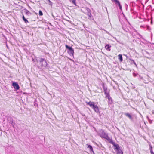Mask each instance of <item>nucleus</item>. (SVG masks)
Masks as SVG:
<instances>
[{
  "label": "nucleus",
  "instance_id": "9d476101",
  "mask_svg": "<svg viewBox=\"0 0 154 154\" xmlns=\"http://www.w3.org/2000/svg\"><path fill=\"white\" fill-rule=\"evenodd\" d=\"M12 85L13 86L14 88L16 90H18L20 88V86L16 82H13Z\"/></svg>",
  "mask_w": 154,
  "mask_h": 154
},
{
  "label": "nucleus",
  "instance_id": "aec40b11",
  "mask_svg": "<svg viewBox=\"0 0 154 154\" xmlns=\"http://www.w3.org/2000/svg\"><path fill=\"white\" fill-rule=\"evenodd\" d=\"M149 149L150 150V152L151 153V154H154V153L153 152L152 149V147L151 145L150 144L149 145Z\"/></svg>",
  "mask_w": 154,
  "mask_h": 154
},
{
  "label": "nucleus",
  "instance_id": "bb28decb",
  "mask_svg": "<svg viewBox=\"0 0 154 154\" xmlns=\"http://www.w3.org/2000/svg\"><path fill=\"white\" fill-rule=\"evenodd\" d=\"M109 142L110 143H111L112 144H115V143L114 142L111 140L109 141Z\"/></svg>",
  "mask_w": 154,
  "mask_h": 154
},
{
  "label": "nucleus",
  "instance_id": "39448f33",
  "mask_svg": "<svg viewBox=\"0 0 154 154\" xmlns=\"http://www.w3.org/2000/svg\"><path fill=\"white\" fill-rule=\"evenodd\" d=\"M99 134L100 137L103 138H104L107 135V134L102 129H101L100 131Z\"/></svg>",
  "mask_w": 154,
  "mask_h": 154
},
{
  "label": "nucleus",
  "instance_id": "dca6fc26",
  "mask_svg": "<svg viewBox=\"0 0 154 154\" xmlns=\"http://www.w3.org/2000/svg\"><path fill=\"white\" fill-rule=\"evenodd\" d=\"M117 154H123V152L121 149L120 148L116 150Z\"/></svg>",
  "mask_w": 154,
  "mask_h": 154
},
{
  "label": "nucleus",
  "instance_id": "ddd939ff",
  "mask_svg": "<svg viewBox=\"0 0 154 154\" xmlns=\"http://www.w3.org/2000/svg\"><path fill=\"white\" fill-rule=\"evenodd\" d=\"M88 145V148H89L90 149V150L91 152H92L93 154H94V153L93 150V148L90 145L87 144Z\"/></svg>",
  "mask_w": 154,
  "mask_h": 154
},
{
  "label": "nucleus",
  "instance_id": "20e7f679",
  "mask_svg": "<svg viewBox=\"0 0 154 154\" xmlns=\"http://www.w3.org/2000/svg\"><path fill=\"white\" fill-rule=\"evenodd\" d=\"M87 104L90 107H91L93 109L97 106V105H95L96 103L91 101H90L88 102H87Z\"/></svg>",
  "mask_w": 154,
  "mask_h": 154
},
{
  "label": "nucleus",
  "instance_id": "c756f323",
  "mask_svg": "<svg viewBox=\"0 0 154 154\" xmlns=\"http://www.w3.org/2000/svg\"><path fill=\"white\" fill-rule=\"evenodd\" d=\"M22 18H23V19H25V17H24V15H23H23Z\"/></svg>",
  "mask_w": 154,
  "mask_h": 154
},
{
  "label": "nucleus",
  "instance_id": "e433bc0d",
  "mask_svg": "<svg viewBox=\"0 0 154 154\" xmlns=\"http://www.w3.org/2000/svg\"><path fill=\"white\" fill-rule=\"evenodd\" d=\"M153 102H154V100H153Z\"/></svg>",
  "mask_w": 154,
  "mask_h": 154
},
{
  "label": "nucleus",
  "instance_id": "473e14b6",
  "mask_svg": "<svg viewBox=\"0 0 154 154\" xmlns=\"http://www.w3.org/2000/svg\"><path fill=\"white\" fill-rule=\"evenodd\" d=\"M33 12L37 15L38 14L36 13L34 11H33Z\"/></svg>",
  "mask_w": 154,
  "mask_h": 154
},
{
  "label": "nucleus",
  "instance_id": "9b49d317",
  "mask_svg": "<svg viewBox=\"0 0 154 154\" xmlns=\"http://www.w3.org/2000/svg\"><path fill=\"white\" fill-rule=\"evenodd\" d=\"M25 14L29 16L32 14V13L26 8H24L23 10Z\"/></svg>",
  "mask_w": 154,
  "mask_h": 154
},
{
  "label": "nucleus",
  "instance_id": "a878e982",
  "mask_svg": "<svg viewBox=\"0 0 154 154\" xmlns=\"http://www.w3.org/2000/svg\"><path fill=\"white\" fill-rule=\"evenodd\" d=\"M23 20L24 21L25 23H29L28 21L27 20V19H26V18L25 19H23Z\"/></svg>",
  "mask_w": 154,
  "mask_h": 154
},
{
  "label": "nucleus",
  "instance_id": "f8f14e48",
  "mask_svg": "<svg viewBox=\"0 0 154 154\" xmlns=\"http://www.w3.org/2000/svg\"><path fill=\"white\" fill-rule=\"evenodd\" d=\"M124 115L127 117L129 118L130 119L132 120L133 119V117L129 113H125Z\"/></svg>",
  "mask_w": 154,
  "mask_h": 154
},
{
  "label": "nucleus",
  "instance_id": "4468645a",
  "mask_svg": "<svg viewBox=\"0 0 154 154\" xmlns=\"http://www.w3.org/2000/svg\"><path fill=\"white\" fill-rule=\"evenodd\" d=\"M111 47V46L109 44H106L105 46L106 49L108 51H110V48Z\"/></svg>",
  "mask_w": 154,
  "mask_h": 154
},
{
  "label": "nucleus",
  "instance_id": "423d86ee",
  "mask_svg": "<svg viewBox=\"0 0 154 154\" xmlns=\"http://www.w3.org/2000/svg\"><path fill=\"white\" fill-rule=\"evenodd\" d=\"M7 119L8 122L12 124L13 127L14 128V125L15 124V123L13 122V120L12 118L10 116H9L8 117Z\"/></svg>",
  "mask_w": 154,
  "mask_h": 154
},
{
  "label": "nucleus",
  "instance_id": "4be33fe9",
  "mask_svg": "<svg viewBox=\"0 0 154 154\" xmlns=\"http://www.w3.org/2000/svg\"><path fill=\"white\" fill-rule=\"evenodd\" d=\"M129 60L131 61V62H132V63H133L134 65H135L136 66H137V64H136L135 62V61H134V60H133V59H131V58H129Z\"/></svg>",
  "mask_w": 154,
  "mask_h": 154
},
{
  "label": "nucleus",
  "instance_id": "393cba45",
  "mask_svg": "<svg viewBox=\"0 0 154 154\" xmlns=\"http://www.w3.org/2000/svg\"><path fill=\"white\" fill-rule=\"evenodd\" d=\"M72 2L75 5H76V0H71Z\"/></svg>",
  "mask_w": 154,
  "mask_h": 154
},
{
  "label": "nucleus",
  "instance_id": "6ab92c4d",
  "mask_svg": "<svg viewBox=\"0 0 154 154\" xmlns=\"http://www.w3.org/2000/svg\"><path fill=\"white\" fill-rule=\"evenodd\" d=\"M113 145H114V147H115V149H115V150H116H116H117V149H119V145L118 144H114Z\"/></svg>",
  "mask_w": 154,
  "mask_h": 154
},
{
  "label": "nucleus",
  "instance_id": "a211bd4d",
  "mask_svg": "<svg viewBox=\"0 0 154 154\" xmlns=\"http://www.w3.org/2000/svg\"><path fill=\"white\" fill-rule=\"evenodd\" d=\"M118 57H119V59L120 62H122L123 61V58L122 55L121 54H119L118 55Z\"/></svg>",
  "mask_w": 154,
  "mask_h": 154
},
{
  "label": "nucleus",
  "instance_id": "f704fd0d",
  "mask_svg": "<svg viewBox=\"0 0 154 154\" xmlns=\"http://www.w3.org/2000/svg\"><path fill=\"white\" fill-rule=\"evenodd\" d=\"M7 47L8 48V46H7Z\"/></svg>",
  "mask_w": 154,
  "mask_h": 154
},
{
  "label": "nucleus",
  "instance_id": "7ed1b4c3",
  "mask_svg": "<svg viewBox=\"0 0 154 154\" xmlns=\"http://www.w3.org/2000/svg\"><path fill=\"white\" fill-rule=\"evenodd\" d=\"M85 9L87 11V13L85 14H87L88 16L89 17L88 19L91 20L92 18L91 11L89 8L87 7H86Z\"/></svg>",
  "mask_w": 154,
  "mask_h": 154
},
{
  "label": "nucleus",
  "instance_id": "c85d7f7f",
  "mask_svg": "<svg viewBox=\"0 0 154 154\" xmlns=\"http://www.w3.org/2000/svg\"><path fill=\"white\" fill-rule=\"evenodd\" d=\"M133 75L134 77H136L137 76V74L135 73H133Z\"/></svg>",
  "mask_w": 154,
  "mask_h": 154
},
{
  "label": "nucleus",
  "instance_id": "6e6552de",
  "mask_svg": "<svg viewBox=\"0 0 154 154\" xmlns=\"http://www.w3.org/2000/svg\"><path fill=\"white\" fill-rule=\"evenodd\" d=\"M113 2H115V4L117 6H118L119 7V9L120 10L122 9V6L120 4V2L118 0H112Z\"/></svg>",
  "mask_w": 154,
  "mask_h": 154
},
{
  "label": "nucleus",
  "instance_id": "f3484780",
  "mask_svg": "<svg viewBox=\"0 0 154 154\" xmlns=\"http://www.w3.org/2000/svg\"><path fill=\"white\" fill-rule=\"evenodd\" d=\"M122 28L125 31L127 32H128L130 31V30L129 29L126 27L125 26H123Z\"/></svg>",
  "mask_w": 154,
  "mask_h": 154
},
{
  "label": "nucleus",
  "instance_id": "2f4dec72",
  "mask_svg": "<svg viewBox=\"0 0 154 154\" xmlns=\"http://www.w3.org/2000/svg\"><path fill=\"white\" fill-rule=\"evenodd\" d=\"M149 29H150L149 27V26H148L147 27V29L148 30H149Z\"/></svg>",
  "mask_w": 154,
  "mask_h": 154
},
{
  "label": "nucleus",
  "instance_id": "2eb2a0df",
  "mask_svg": "<svg viewBox=\"0 0 154 154\" xmlns=\"http://www.w3.org/2000/svg\"><path fill=\"white\" fill-rule=\"evenodd\" d=\"M97 113H100V111L98 107L97 106H96L94 109H93Z\"/></svg>",
  "mask_w": 154,
  "mask_h": 154
},
{
  "label": "nucleus",
  "instance_id": "72a5a7b5",
  "mask_svg": "<svg viewBox=\"0 0 154 154\" xmlns=\"http://www.w3.org/2000/svg\"><path fill=\"white\" fill-rule=\"evenodd\" d=\"M33 60V61H34V62L35 61V59H33V60Z\"/></svg>",
  "mask_w": 154,
  "mask_h": 154
},
{
  "label": "nucleus",
  "instance_id": "f03ea898",
  "mask_svg": "<svg viewBox=\"0 0 154 154\" xmlns=\"http://www.w3.org/2000/svg\"><path fill=\"white\" fill-rule=\"evenodd\" d=\"M65 47L67 50V52L68 54L71 56H73L74 51L73 49L70 46H68L67 45H65Z\"/></svg>",
  "mask_w": 154,
  "mask_h": 154
},
{
  "label": "nucleus",
  "instance_id": "c9c22d12",
  "mask_svg": "<svg viewBox=\"0 0 154 154\" xmlns=\"http://www.w3.org/2000/svg\"><path fill=\"white\" fill-rule=\"evenodd\" d=\"M151 23H152V21L151 22Z\"/></svg>",
  "mask_w": 154,
  "mask_h": 154
},
{
  "label": "nucleus",
  "instance_id": "412c9836",
  "mask_svg": "<svg viewBox=\"0 0 154 154\" xmlns=\"http://www.w3.org/2000/svg\"><path fill=\"white\" fill-rule=\"evenodd\" d=\"M108 141H110L111 139H110L109 137L108 136V134L104 138Z\"/></svg>",
  "mask_w": 154,
  "mask_h": 154
},
{
  "label": "nucleus",
  "instance_id": "7c9ffc66",
  "mask_svg": "<svg viewBox=\"0 0 154 154\" xmlns=\"http://www.w3.org/2000/svg\"><path fill=\"white\" fill-rule=\"evenodd\" d=\"M139 77L141 79H143V77H141L140 75H139Z\"/></svg>",
  "mask_w": 154,
  "mask_h": 154
},
{
  "label": "nucleus",
  "instance_id": "0eeeda50",
  "mask_svg": "<svg viewBox=\"0 0 154 154\" xmlns=\"http://www.w3.org/2000/svg\"><path fill=\"white\" fill-rule=\"evenodd\" d=\"M106 97L107 98L108 100V103L112 104L113 103V100L110 97L109 94L106 95Z\"/></svg>",
  "mask_w": 154,
  "mask_h": 154
},
{
  "label": "nucleus",
  "instance_id": "1a4fd4ad",
  "mask_svg": "<svg viewBox=\"0 0 154 154\" xmlns=\"http://www.w3.org/2000/svg\"><path fill=\"white\" fill-rule=\"evenodd\" d=\"M102 86L105 96L107 95V94H109V93L108 92H107V88L106 87H105L104 83H103Z\"/></svg>",
  "mask_w": 154,
  "mask_h": 154
},
{
  "label": "nucleus",
  "instance_id": "5701e85b",
  "mask_svg": "<svg viewBox=\"0 0 154 154\" xmlns=\"http://www.w3.org/2000/svg\"><path fill=\"white\" fill-rule=\"evenodd\" d=\"M34 105L35 106H37L38 105V104L37 103V101L36 100H35V101L34 102Z\"/></svg>",
  "mask_w": 154,
  "mask_h": 154
},
{
  "label": "nucleus",
  "instance_id": "f257e3e1",
  "mask_svg": "<svg viewBox=\"0 0 154 154\" xmlns=\"http://www.w3.org/2000/svg\"><path fill=\"white\" fill-rule=\"evenodd\" d=\"M35 59L38 63V68H40L42 67H45L47 66L48 64L45 59L41 57H36Z\"/></svg>",
  "mask_w": 154,
  "mask_h": 154
},
{
  "label": "nucleus",
  "instance_id": "b1692460",
  "mask_svg": "<svg viewBox=\"0 0 154 154\" xmlns=\"http://www.w3.org/2000/svg\"><path fill=\"white\" fill-rule=\"evenodd\" d=\"M39 15L40 16H42L43 15V13L41 10H39Z\"/></svg>",
  "mask_w": 154,
  "mask_h": 154
},
{
  "label": "nucleus",
  "instance_id": "cd10ccee",
  "mask_svg": "<svg viewBox=\"0 0 154 154\" xmlns=\"http://www.w3.org/2000/svg\"><path fill=\"white\" fill-rule=\"evenodd\" d=\"M48 0L49 1V4L51 5V6H52V2L50 0Z\"/></svg>",
  "mask_w": 154,
  "mask_h": 154
}]
</instances>
